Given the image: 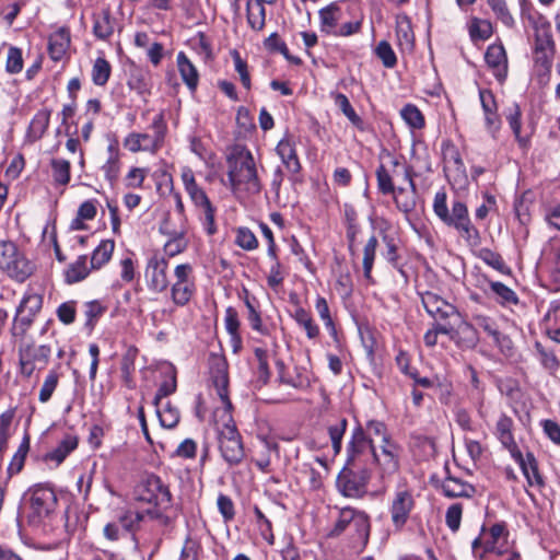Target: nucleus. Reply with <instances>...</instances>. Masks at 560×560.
<instances>
[{
	"mask_svg": "<svg viewBox=\"0 0 560 560\" xmlns=\"http://www.w3.org/2000/svg\"><path fill=\"white\" fill-rule=\"evenodd\" d=\"M211 378L217 395L223 404L221 410V421L215 425L219 451L222 458L230 466H236L242 463L245 457V450L242 436L233 420L231 409L232 402L229 398V375L224 361H219L211 371Z\"/></svg>",
	"mask_w": 560,
	"mask_h": 560,
	"instance_id": "1",
	"label": "nucleus"
},
{
	"mask_svg": "<svg viewBox=\"0 0 560 560\" xmlns=\"http://www.w3.org/2000/svg\"><path fill=\"white\" fill-rule=\"evenodd\" d=\"M228 179L232 192L237 196L258 195L262 188L252 152L235 145L226 158Z\"/></svg>",
	"mask_w": 560,
	"mask_h": 560,
	"instance_id": "2",
	"label": "nucleus"
},
{
	"mask_svg": "<svg viewBox=\"0 0 560 560\" xmlns=\"http://www.w3.org/2000/svg\"><path fill=\"white\" fill-rule=\"evenodd\" d=\"M528 20L534 28V67L540 77L548 80L556 55V43L551 32V24L539 13L529 15Z\"/></svg>",
	"mask_w": 560,
	"mask_h": 560,
	"instance_id": "3",
	"label": "nucleus"
},
{
	"mask_svg": "<svg viewBox=\"0 0 560 560\" xmlns=\"http://www.w3.org/2000/svg\"><path fill=\"white\" fill-rule=\"evenodd\" d=\"M433 211L438 218L448 226L456 229L470 244L479 241L478 230L471 224L466 205L456 200L452 205V213L448 212L446 194L438 191L433 200Z\"/></svg>",
	"mask_w": 560,
	"mask_h": 560,
	"instance_id": "4",
	"label": "nucleus"
},
{
	"mask_svg": "<svg viewBox=\"0 0 560 560\" xmlns=\"http://www.w3.org/2000/svg\"><path fill=\"white\" fill-rule=\"evenodd\" d=\"M150 130L151 132H130L124 139V147L133 153L144 151L155 154L164 145L167 133V124L163 112L154 116Z\"/></svg>",
	"mask_w": 560,
	"mask_h": 560,
	"instance_id": "5",
	"label": "nucleus"
},
{
	"mask_svg": "<svg viewBox=\"0 0 560 560\" xmlns=\"http://www.w3.org/2000/svg\"><path fill=\"white\" fill-rule=\"evenodd\" d=\"M180 178L186 192L188 194L195 207L203 212V226L209 235L215 233L214 213L215 209L208 198L202 187L198 185L192 170L188 166H183L180 170Z\"/></svg>",
	"mask_w": 560,
	"mask_h": 560,
	"instance_id": "6",
	"label": "nucleus"
},
{
	"mask_svg": "<svg viewBox=\"0 0 560 560\" xmlns=\"http://www.w3.org/2000/svg\"><path fill=\"white\" fill-rule=\"evenodd\" d=\"M0 269L11 279L24 282L34 271L33 264L21 254L11 241H0Z\"/></svg>",
	"mask_w": 560,
	"mask_h": 560,
	"instance_id": "7",
	"label": "nucleus"
},
{
	"mask_svg": "<svg viewBox=\"0 0 560 560\" xmlns=\"http://www.w3.org/2000/svg\"><path fill=\"white\" fill-rule=\"evenodd\" d=\"M135 500L166 510L172 504V494L160 477L148 475L142 478L133 490Z\"/></svg>",
	"mask_w": 560,
	"mask_h": 560,
	"instance_id": "8",
	"label": "nucleus"
},
{
	"mask_svg": "<svg viewBox=\"0 0 560 560\" xmlns=\"http://www.w3.org/2000/svg\"><path fill=\"white\" fill-rule=\"evenodd\" d=\"M43 306V296L32 290L25 292L13 318L11 335L14 340L24 339Z\"/></svg>",
	"mask_w": 560,
	"mask_h": 560,
	"instance_id": "9",
	"label": "nucleus"
},
{
	"mask_svg": "<svg viewBox=\"0 0 560 560\" xmlns=\"http://www.w3.org/2000/svg\"><path fill=\"white\" fill-rule=\"evenodd\" d=\"M370 479L368 468L345 466L337 477L336 487L343 497L360 499L368 492Z\"/></svg>",
	"mask_w": 560,
	"mask_h": 560,
	"instance_id": "10",
	"label": "nucleus"
},
{
	"mask_svg": "<svg viewBox=\"0 0 560 560\" xmlns=\"http://www.w3.org/2000/svg\"><path fill=\"white\" fill-rule=\"evenodd\" d=\"M19 342L20 371L25 377H31L36 366H45L49 362L51 348L47 345L35 346L24 339L14 340Z\"/></svg>",
	"mask_w": 560,
	"mask_h": 560,
	"instance_id": "11",
	"label": "nucleus"
},
{
	"mask_svg": "<svg viewBox=\"0 0 560 560\" xmlns=\"http://www.w3.org/2000/svg\"><path fill=\"white\" fill-rule=\"evenodd\" d=\"M481 534L485 535V540L483 551L480 553V560L485 559L487 555L505 557L508 553L513 551L509 544L510 533L505 522H498L488 530L482 526Z\"/></svg>",
	"mask_w": 560,
	"mask_h": 560,
	"instance_id": "12",
	"label": "nucleus"
},
{
	"mask_svg": "<svg viewBox=\"0 0 560 560\" xmlns=\"http://www.w3.org/2000/svg\"><path fill=\"white\" fill-rule=\"evenodd\" d=\"M371 457L374 460H380L378 455L374 452L371 441L366 438L363 429L358 427L353 430L347 447L346 466L363 467V464Z\"/></svg>",
	"mask_w": 560,
	"mask_h": 560,
	"instance_id": "13",
	"label": "nucleus"
},
{
	"mask_svg": "<svg viewBox=\"0 0 560 560\" xmlns=\"http://www.w3.org/2000/svg\"><path fill=\"white\" fill-rule=\"evenodd\" d=\"M392 165L394 167L393 174H397V168L401 167L404 177L409 183V192L405 188L398 187L396 192L393 194L396 207L404 213H409L416 208L417 186L413 180L416 174L411 166L401 164L398 159H393Z\"/></svg>",
	"mask_w": 560,
	"mask_h": 560,
	"instance_id": "14",
	"label": "nucleus"
},
{
	"mask_svg": "<svg viewBox=\"0 0 560 560\" xmlns=\"http://www.w3.org/2000/svg\"><path fill=\"white\" fill-rule=\"evenodd\" d=\"M167 268L168 261L163 256L154 254L148 259L144 277L150 290L161 293L167 289Z\"/></svg>",
	"mask_w": 560,
	"mask_h": 560,
	"instance_id": "15",
	"label": "nucleus"
},
{
	"mask_svg": "<svg viewBox=\"0 0 560 560\" xmlns=\"http://www.w3.org/2000/svg\"><path fill=\"white\" fill-rule=\"evenodd\" d=\"M413 508L415 500L410 491L401 489L395 492L389 509L395 528L401 529L405 526Z\"/></svg>",
	"mask_w": 560,
	"mask_h": 560,
	"instance_id": "16",
	"label": "nucleus"
},
{
	"mask_svg": "<svg viewBox=\"0 0 560 560\" xmlns=\"http://www.w3.org/2000/svg\"><path fill=\"white\" fill-rule=\"evenodd\" d=\"M472 322L477 329L482 330L492 338L494 345L500 348L502 353L511 354L513 342L508 335L499 330L498 325L493 318L482 314H475L472 316Z\"/></svg>",
	"mask_w": 560,
	"mask_h": 560,
	"instance_id": "17",
	"label": "nucleus"
},
{
	"mask_svg": "<svg viewBox=\"0 0 560 560\" xmlns=\"http://www.w3.org/2000/svg\"><path fill=\"white\" fill-rule=\"evenodd\" d=\"M442 154L444 161V171L448 178L455 182L466 179V167L458 149L451 142L443 143Z\"/></svg>",
	"mask_w": 560,
	"mask_h": 560,
	"instance_id": "18",
	"label": "nucleus"
},
{
	"mask_svg": "<svg viewBox=\"0 0 560 560\" xmlns=\"http://www.w3.org/2000/svg\"><path fill=\"white\" fill-rule=\"evenodd\" d=\"M485 60L495 79L502 83L508 75V57L503 45L491 44L488 46Z\"/></svg>",
	"mask_w": 560,
	"mask_h": 560,
	"instance_id": "19",
	"label": "nucleus"
},
{
	"mask_svg": "<svg viewBox=\"0 0 560 560\" xmlns=\"http://www.w3.org/2000/svg\"><path fill=\"white\" fill-rule=\"evenodd\" d=\"M513 420L505 413H502L495 423V436L502 446L509 451L512 457H520V448L513 435Z\"/></svg>",
	"mask_w": 560,
	"mask_h": 560,
	"instance_id": "20",
	"label": "nucleus"
},
{
	"mask_svg": "<svg viewBox=\"0 0 560 560\" xmlns=\"http://www.w3.org/2000/svg\"><path fill=\"white\" fill-rule=\"evenodd\" d=\"M276 152L282 164L293 175L300 173L301 163L296 154L295 141L291 136H284L277 144Z\"/></svg>",
	"mask_w": 560,
	"mask_h": 560,
	"instance_id": "21",
	"label": "nucleus"
},
{
	"mask_svg": "<svg viewBox=\"0 0 560 560\" xmlns=\"http://www.w3.org/2000/svg\"><path fill=\"white\" fill-rule=\"evenodd\" d=\"M422 304L429 315L435 319H445L456 313L453 305L432 292L422 294Z\"/></svg>",
	"mask_w": 560,
	"mask_h": 560,
	"instance_id": "22",
	"label": "nucleus"
},
{
	"mask_svg": "<svg viewBox=\"0 0 560 560\" xmlns=\"http://www.w3.org/2000/svg\"><path fill=\"white\" fill-rule=\"evenodd\" d=\"M127 85L140 95L150 94L152 88L151 72L132 63L129 69Z\"/></svg>",
	"mask_w": 560,
	"mask_h": 560,
	"instance_id": "23",
	"label": "nucleus"
},
{
	"mask_svg": "<svg viewBox=\"0 0 560 560\" xmlns=\"http://www.w3.org/2000/svg\"><path fill=\"white\" fill-rule=\"evenodd\" d=\"M240 298L243 300L247 308L246 318L252 329L261 335H267L268 330L266 326L262 324L257 299L254 295H250L248 290L245 288L243 289L242 294H240Z\"/></svg>",
	"mask_w": 560,
	"mask_h": 560,
	"instance_id": "24",
	"label": "nucleus"
},
{
	"mask_svg": "<svg viewBox=\"0 0 560 560\" xmlns=\"http://www.w3.org/2000/svg\"><path fill=\"white\" fill-rule=\"evenodd\" d=\"M160 232L168 237L163 246V250L167 257H175L185 252L188 241L185 237V231H171L167 223L164 222L160 226Z\"/></svg>",
	"mask_w": 560,
	"mask_h": 560,
	"instance_id": "25",
	"label": "nucleus"
},
{
	"mask_svg": "<svg viewBox=\"0 0 560 560\" xmlns=\"http://www.w3.org/2000/svg\"><path fill=\"white\" fill-rule=\"evenodd\" d=\"M521 467L529 486L542 487L545 485L542 476L539 474L538 464L533 453H527L524 457L520 451V457H512Z\"/></svg>",
	"mask_w": 560,
	"mask_h": 560,
	"instance_id": "26",
	"label": "nucleus"
},
{
	"mask_svg": "<svg viewBox=\"0 0 560 560\" xmlns=\"http://www.w3.org/2000/svg\"><path fill=\"white\" fill-rule=\"evenodd\" d=\"M441 489L443 494L451 499L471 498L476 493V489L472 485L455 477L445 478L442 482Z\"/></svg>",
	"mask_w": 560,
	"mask_h": 560,
	"instance_id": "27",
	"label": "nucleus"
},
{
	"mask_svg": "<svg viewBox=\"0 0 560 560\" xmlns=\"http://www.w3.org/2000/svg\"><path fill=\"white\" fill-rule=\"evenodd\" d=\"M319 28L323 33L334 35L338 28V23L342 19V11L337 3L329 5L318 11Z\"/></svg>",
	"mask_w": 560,
	"mask_h": 560,
	"instance_id": "28",
	"label": "nucleus"
},
{
	"mask_svg": "<svg viewBox=\"0 0 560 560\" xmlns=\"http://www.w3.org/2000/svg\"><path fill=\"white\" fill-rule=\"evenodd\" d=\"M114 18L110 8H104L93 15V34L102 40L108 39L114 33Z\"/></svg>",
	"mask_w": 560,
	"mask_h": 560,
	"instance_id": "29",
	"label": "nucleus"
},
{
	"mask_svg": "<svg viewBox=\"0 0 560 560\" xmlns=\"http://www.w3.org/2000/svg\"><path fill=\"white\" fill-rule=\"evenodd\" d=\"M176 62L183 82L190 91H195L199 83V73L197 68L183 51L177 54Z\"/></svg>",
	"mask_w": 560,
	"mask_h": 560,
	"instance_id": "30",
	"label": "nucleus"
},
{
	"mask_svg": "<svg viewBox=\"0 0 560 560\" xmlns=\"http://www.w3.org/2000/svg\"><path fill=\"white\" fill-rule=\"evenodd\" d=\"M50 120V110L40 109L32 118L26 132V139L28 142H36L45 135Z\"/></svg>",
	"mask_w": 560,
	"mask_h": 560,
	"instance_id": "31",
	"label": "nucleus"
},
{
	"mask_svg": "<svg viewBox=\"0 0 560 560\" xmlns=\"http://www.w3.org/2000/svg\"><path fill=\"white\" fill-rule=\"evenodd\" d=\"M54 501L55 494L51 490L36 488L31 495V508L38 516L47 515Z\"/></svg>",
	"mask_w": 560,
	"mask_h": 560,
	"instance_id": "32",
	"label": "nucleus"
},
{
	"mask_svg": "<svg viewBox=\"0 0 560 560\" xmlns=\"http://www.w3.org/2000/svg\"><path fill=\"white\" fill-rule=\"evenodd\" d=\"M70 46V35L66 30H59L50 35L48 52L52 60H61Z\"/></svg>",
	"mask_w": 560,
	"mask_h": 560,
	"instance_id": "33",
	"label": "nucleus"
},
{
	"mask_svg": "<svg viewBox=\"0 0 560 560\" xmlns=\"http://www.w3.org/2000/svg\"><path fill=\"white\" fill-rule=\"evenodd\" d=\"M91 269V266H88V256L80 255L63 272L66 283L73 284L83 281L90 275Z\"/></svg>",
	"mask_w": 560,
	"mask_h": 560,
	"instance_id": "34",
	"label": "nucleus"
},
{
	"mask_svg": "<svg viewBox=\"0 0 560 560\" xmlns=\"http://www.w3.org/2000/svg\"><path fill=\"white\" fill-rule=\"evenodd\" d=\"M397 44L402 52H411L415 47V35L410 21L405 16L397 21Z\"/></svg>",
	"mask_w": 560,
	"mask_h": 560,
	"instance_id": "35",
	"label": "nucleus"
},
{
	"mask_svg": "<svg viewBox=\"0 0 560 560\" xmlns=\"http://www.w3.org/2000/svg\"><path fill=\"white\" fill-rule=\"evenodd\" d=\"M489 287L494 295V300L503 307L517 305L520 300L517 294L508 285L500 281H490Z\"/></svg>",
	"mask_w": 560,
	"mask_h": 560,
	"instance_id": "36",
	"label": "nucleus"
},
{
	"mask_svg": "<svg viewBox=\"0 0 560 560\" xmlns=\"http://www.w3.org/2000/svg\"><path fill=\"white\" fill-rule=\"evenodd\" d=\"M114 249L115 242L113 240H103L92 253L91 268L101 269L106 265L110 260Z\"/></svg>",
	"mask_w": 560,
	"mask_h": 560,
	"instance_id": "37",
	"label": "nucleus"
},
{
	"mask_svg": "<svg viewBox=\"0 0 560 560\" xmlns=\"http://www.w3.org/2000/svg\"><path fill=\"white\" fill-rule=\"evenodd\" d=\"M105 178L114 185L119 176L120 164H119V152L114 145L108 147V159L102 166Z\"/></svg>",
	"mask_w": 560,
	"mask_h": 560,
	"instance_id": "38",
	"label": "nucleus"
},
{
	"mask_svg": "<svg viewBox=\"0 0 560 560\" xmlns=\"http://www.w3.org/2000/svg\"><path fill=\"white\" fill-rule=\"evenodd\" d=\"M296 324L302 327L308 339H316L319 336V327L311 314L303 307H298L293 314Z\"/></svg>",
	"mask_w": 560,
	"mask_h": 560,
	"instance_id": "39",
	"label": "nucleus"
},
{
	"mask_svg": "<svg viewBox=\"0 0 560 560\" xmlns=\"http://www.w3.org/2000/svg\"><path fill=\"white\" fill-rule=\"evenodd\" d=\"M266 10L264 3L255 0L247 2V22L255 31H261L265 26Z\"/></svg>",
	"mask_w": 560,
	"mask_h": 560,
	"instance_id": "40",
	"label": "nucleus"
},
{
	"mask_svg": "<svg viewBox=\"0 0 560 560\" xmlns=\"http://www.w3.org/2000/svg\"><path fill=\"white\" fill-rule=\"evenodd\" d=\"M196 291L195 282L174 283L171 289V298L175 305L185 306L189 303Z\"/></svg>",
	"mask_w": 560,
	"mask_h": 560,
	"instance_id": "41",
	"label": "nucleus"
},
{
	"mask_svg": "<svg viewBox=\"0 0 560 560\" xmlns=\"http://www.w3.org/2000/svg\"><path fill=\"white\" fill-rule=\"evenodd\" d=\"M110 73V63L104 57H97L91 71L92 82L97 86H104L108 82Z\"/></svg>",
	"mask_w": 560,
	"mask_h": 560,
	"instance_id": "42",
	"label": "nucleus"
},
{
	"mask_svg": "<svg viewBox=\"0 0 560 560\" xmlns=\"http://www.w3.org/2000/svg\"><path fill=\"white\" fill-rule=\"evenodd\" d=\"M156 408V415L159 417L160 423L163 428L172 429L179 421V411L176 407L172 406L170 402H165L162 405H154Z\"/></svg>",
	"mask_w": 560,
	"mask_h": 560,
	"instance_id": "43",
	"label": "nucleus"
},
{
	"mask_svg": "<svg viewBox=\"0 0 560 560\" xmlns=\"http://www.w3.org/2000/svg\"><path fill=\"white\" fill-rule=\"evenodd\" d=\"M51 174L56 185L66 186L69 184L71 175L70 162L65 159H52L50 161Z\"/></svg>",
	"mask_w": 560,
	"mask_h": 560,
	"instance_id": "44",
	"label": "nucleus"
},
{
	"mask_svg": "<svg viewBox=\"0 0 560 560\" xmlns=\"http://www.w3.org/2000/svg\"><path fill=\"white\" fill-rule=\"evenodd\" d=\"M377 245H378V241H377L376 236L372 235L368 240V242L363 248V261H362L363 272H364V278L369 281L372 280L371 273H372V269H373V265H374V260H375V256H376Z\"/></svg>",
	"mask_w": 560,
	"mask_h": 560,
	"instance_id": "45",
	"label": "nucleus"
},
{
	"mask_svg": "<svg viewBox=\"0 0 560 560\" xmlns=\"http://www.w3.org/2000/svg\"><path fill=\"white\" fill-rule=\"evenodd\" d=\"M384 445H382L383 462L377 460L380 465L384 466V470L392 474L398 469V460L396 454V446L392 444L386 436H383Z\"/></svg>",
	"mask_w": 560,
	"mask_h": 560,
	"instance_id": "46",
	"label": "nucleus"
},
{
	"mask_svg": "<svg viewBox=\"0 0 560 560\" xmlns=\"http://www.w3.org/2000/svg\"><path fill=\"white\" fill-rule=\"evenodd\" d=\"M331 97L335 105L341 110V113L354 125L361 126L362 119L355 113L354 108L350 104L348 97L342 93H332Z\"/></svg>",
	"mask_w": 560,
	"mask_h": 560,
	"instance_id": "47",
	"label": "nucleus"
},
{
	"mask_svg": "<svg viewBox=\"0 0 560 560\" xmlns=\"http://www.w3.org/2000/svg\"><path fill=\"white\" fill-rule=\"evenodd\" d=\"M400 116L412 129H421L424 127V117L421 110L413 104L405 105L400 110Z\"/></svg>",
	"mask_w": 560,
	"mask_h": 560,
	"instance_id": "48",
	"label": "nucleus"
},
{
	"mask_svg": "<svg viewBox=\"0 0 560 560\" xmlns=\"http://www.w3.org/2000/svg\"><path fill=\"white\" fill-rule=\"evenodd\" d=\"M348 421L345 418L338 419L336 423L328 427V434L331 441L334 454L337 455L341 451L342 438L346 433Z\"/></svg>",
	"mask_w": 560,
	"mask_h": 560,
	"instance_id": "49",
	"label": "nucleus"
},
{
	"mask_svg": "<svg viewBox=\"0 0 560 560\" xmlns=\"http://www.w3.org/2000/svg\"><path fill=\"white\" fill-rule=\"evenodd\" d=\"M315 310L320 317V319L324 322L325 327L329 331L330 336L334 339H337V329L335 326V323L332 320V317L330 315V310L328 306V303L325 298L318 296L315 302Z\"/></svg>",
	"mask_w": 560,
	"mask_h": 560,
	"instance_id": "50",
	"label": "nucleus"
},
{
	"mask_svg": "<svg viewBox=\"0 0 560 560\" xmlns=\"http://www.w3.org/2000/svg\"><path fill=\"white\" fill-rule=\"evenodd\" d=\"M278 368L280 369L279 380L281 383L287 384L293 388H306L310 385V380L306 375L301 373L299 369H295V375L285 374L282 370L284 368L283 363L278 361Z\"/></svg>",
	"mask_w": 560,
	"mask_h": 560,
	"instance_id": "51",
	"label": "nucleus"
},
{
	"mask_svg": "<svg viewBox=\"0 0 560 560\" xmlns=\"http://www.w3.org/2000/svg\"><path fill=\"white\" fill-rule=\"evenodd\" d=\"M357 510L352 508H342L339 511L338 518L329 536L337 537L341 535L348 527H351Z\"/></svg>",
	"mask_w": 560,
	"mask_h": 560,
	"instance_id": "52",
	"label": "nucleus"
},
{
	"mask_svg": "<svg viewBox=\"0 0 560 560\" xmlns=\"http://www.w3.org/2000/svg\"><path fill=\"white\" fill-rule=\"evenodd\" d=\"M469 35L472 40H486L492 35V24L488 20L474 18L469 25Z\"/></svg>",
	"mask_w": 560,
	"mask_h": 560,
	"instance_id": "53",
	"label": "nucleus"
},
{
	"mask_svg": "<svg viewBox=\"0 0 560 560\" xmlns=\"http://www.w3.org/2000/svg\"><path fill=\"white\" fill-rule=\"evenodd\" d=\"M255 358L257 360V382L260 385H266L270 378V370L268 365V353L266 349L256 348L254 351Z\"/></svg>",
	"mask_w": 560,
	"mask_h": 560,
	"instance_id": "54",
	"label": "nucleus"
},
{
	"mask_svg": "<svg viewBox=\"0 0 560 560\" xmlns=\"http://www.w3.org/2000/svg\"><path fill=\"white\" fill-rule=\"evenodd\" d=\"M521 109L517 104H514L513 107L510 108V113L506 116L510 128L512 129L518 144L522 148H526L528 144V139L522 137L521 135Z\"/></svg>",
	"mask_w": 560,
	"mask_h": 560,
	"instance_id": "55",
	"label": "nucleus"
},
{
	"mask_svg": "<svg viewBox=\"0 0 560 560\" xmlns=\"http://www.w3.org/2000/svg\"><path fill=\"white\" fill-rule=\"evenodd\" d=\"M60 375L56 370H50L40 387L38 399L46 404L50 400L59 383Z\"/></svg>",
	"mask_w": 560,
	"mask_h": 560,
	"instance_id": "56",
	"label": "nucleus"
},
{
	"mask_svg": "<svg viewBox=\"0 0 560 560\" xmlns=\"http://www.w3.org/2000/svg\"><path fill=\"white\" fill-rule=\"evenodd\" d=\"M30 445L28 440L25 439L19 446L18 451L13 455L9 466H8V478L19 474L25 463V458L28 452Z\"/></svg>",
	"mask_w": 560,
	"mask_h": 560,
	"instance_id": "57",
	"label": "nucleus"
},
{
	"mask_svg": "<svg viewBox=\"0 0 560 560\" xmlns=\"http://www.w3.org/2000/svg\"><path fill=\"white\" fill-rule=\"evenodd\" d=\"M375 174L377 188L383 195H392L396 192L397 188L393 182V174L383 164L376 168Z\"/></svg>",
	"mask_w": 560,
	"mask_h": 560,
	"instance_id": "58",
	"label": "nucleus"
},
{
	"mask_svg": "<svg viewBox=\"0 0 560 560\" xmlns=\"http://www.w3.org/2000/svg\"><path fill=\"white\" fill-rule=\"evenodd\" d=\"M495 16L508 27H513L515 21L510 13L505 0H487Z\"/></svg>",
	"mask_w": 560,
	"mask_h": 560,
	"instance_id": "59",
	"label": "nucleus"
},
{
	"mask_svg": "<svg viewBox=\"0 0 560 560\" xmlns=\"http://www.w3.org/2000/svg\"><path fill=\"white\" fill-rule=\"evenodd\" d=\"M383 243L385 244V250L383 252L384 258L396 269H398L401 273L402 269L398 265L399 255L397 244L394 237L385 234L382 237Z\"/></svg>",
	"mask_w": 560,
	"mask_h": 560,
	"instance_id": "60",
	"label": "nucleus"
},
{
	"mask_svg": "<svg viewBox=\"0 0 560 560\" xmlns=\"http://www.w3.org/2000/svg\"><path fill=\"white\" fill-rule=\"evenodd\" d=\"M224 325L228 334L231 336L232 340H240V319L238 313L233 306H229L225 310L224 315Z\"/></svg>",
	"mask_w": 560,
	"mask_h": 560,
	"instance_id": "61",
	"label": "nucleus"
},
{
	"mask_svg": "<svg viewBox=\"0 0 560 560\" xmlns=\"http://www.w3.org/2000/svg\"><path fill=\"white\" fill-rule=\"evenodd\" d=\"M375 55L381 59L383 66L386 68H394L397 63L396 55L389 43L386 40H381L377 44Z\"/></svg>",
	"mask_w": 560,
	"mask_h": 560,
	"instance_id": "62",
	"label": "nucleus"
},
{
	"mask_svg": "<svg viewBox=\"0 0 560 560\" xmlns=\"http://www.w3.org/2000/svg\"><path fill=\"white\" fill-rule=\"evenodd\" d=\"M23 69L22 50L18 47H9L5 62V70L10 74L21 72Z\"/></svg>",
	"mask_w": 560,
	"mask_h": 560,
	"instance_id": "63",
	"label": "nucleus"
},
{
	"mask_svg": "<svg viewBox=\"0 0 560 560\" xmlns=\"http://www.w3.org/2000/svg\"><path fill=\"white\" fill-rule=\"evenodd\" d=\"M359 539L366 541L370 535V520L366 513L357 510L352 525Z\"/></svg>",
	"mask_w": 560,
	"mask_h": 560,
	"instance_id": "64",
	"label": "nucleus"
}]
</instances>
